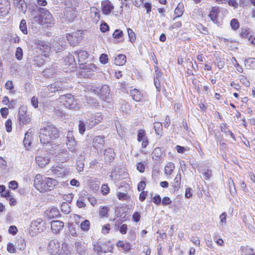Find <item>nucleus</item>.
I'll use <instances>...</instances> for the list:
<instances>
[{"label":"nucleus","instance_id":"obj_1","mask_svg":"<svg viewBox=\"0 0 255 255\" xmlns=\"http://www.w3.org/2000/svg\"><path fill=\"white\" fill-rule=\"evenodd\" d=\"M58 184L56 179L44 177L40 174L36 175L34 179V187L41 193L52 190Z\"/></svg>","mask_w":255,"mask_h":255},{"label":"nucleus","instance_id":"obj_2","mask_svg":"<svg viewBox=\"0 0 255 255\" xmlns=\"http://www.w3.org/2000/svg\"><path fill=\"white\" fill-rule=\"evenodd\" d=\"M58 137V130L53 126H47L40 129L39 138L41 142L43 144L50 143Z\"/></svg>","mask_w":255,"mask_h":255},{"label":"nucleus","instance_id":"obj_3","mask_svg":"<svg viewBox=\"0 0 255 255\" xmlns=\"http://www.w3.org/2000/svg\"><path fill=\"white\" fill-rule=\"evenodd\" d=\"M39 11L40 14L34 16L32 18V21L37 22L40 25L46 24L47 26H51L54 24V19L47 9L40 8Z\"/></svg>","mask_w":255,"mask_h":255},{"label":"nucleus","instance_id":"obj_4","mask_svg":"<svg viewBox=\"0 0 255 255\" xmlns=\"http://www.w3.org/2000/svg\"><path fill=\"white\" fill-rule=\"evenodd\" d=\"M61 102L63 103L64 106L70 109L77 110L81 107V105L74 99L71 94H67L61 97Z\"/></svg>","mask_w":255,"mask_h":255},{"label":"nucleus","instance_id":"obj_5","mask_svg":"<svg viewBox=\"0 0 255 255\" xmlns=\"http://www.w3.org/2000/svg\"><path fill=\"white\" fill-rule=\"evenodd\" d=\"M48 153L46 151L38 150L35 156V161L37 165L40 167L43 168L47 165L50 158L47 155Z\"/></svg>","mask_w":255,"mask_h":255},{"label":"nucleus","instance_id":"obj_6","mask_svg":"<svg viewBox=\"0 0 255 255\" xmlns=\"http://www.w3.org/2000/svg\"><path fill=\"white\" fill-rule=\"evenodd\" d=\"M43 230L42 220L38 219L36 220L33 221L30 224L28 230V233L30 236L33 237L38 233L41 232Z\"/></svg>","mask_w":255,"mask_h":255},{"label":"nucleus","instance_id":"obj_7","mask_svg":"<svg viewBox=\"0 0 255 255\" xmlns=\"http://www.w3.org/2000/svg\"><path fill=\"white\" fill-rule=\"evenodd\" d=\"M31 116L26 113L25 107H21L18 111V120L20 125H26L31 122Z\"/></svg>","mask_w":255,"mask_h":255},{"label":"nucleus","instance_id":"obj_8","mask_svg":"<svg viewBox=\"0 0 255 255\" xmlns=\"http://www.w3.org/2000/svg\"><path fill=\"white\" fill-rule=\"evenodd\" d=\"M114 245L112 244L107 245V244H99L94 245V250L98 255L102 253H107L108 252H112Z\"/></svg>","mask_w":255,"mask_h":255},{"label":"nucleus","instance_id":"obj_9","mask_svg":"<svg viewBox=\"0 0 255 255\" xmlns=\"http://www.w3.org/2000/svg\"><path fill=\"white\" fill-rule=\"evenodd\" d=\"M82 37V32L80 31L74 32L67 35V39L71 45H77Z\"/></svg>","mask_w":255,"mask_h":255},{"label":"nucleus","instance_id":"obj_10","mask_svg":"<svg viewBox=\"0 0 255 255\" xmlns=\"http://www.w3.org/2000/svg\"><path fill=\"white\" fill-rule=\"evenodd\" d=\"M60 243L56 239H54L49 243L48 250L51 255H55L59 251Z\"/></svg>","mask_w":255,"mask_h":255},{"label":"nucleus","instance_id":"obj_11","mask_svg":"<svg viewBox=\"0 0 255 255\" xmlns=\"http://www.w3.org/2000/svg\"><path fill=\"white\" fill-rule=\"evenodd\" d=\"M116 153L112 148H106L104 150V158L106 164L111 163L114 159Z\"/></svg>","mask_w":255,"mask_h":255},{"label":"nucleus","instance_id":"obj_12","mask_svg":"<svg viewBox=\"0 0 255 255\" xmlns=\"http://www.w3.org/2000/svg\"><path fill=\"white\" fill-rule=\"evenodd\" d=\"M51 170L53 174L58 177L62 178L68 174V170L64 167H52Z\"/></svg>","mask_w":255,"mask_h":255},{"label":"nucleus","instance_id":"obj_13","mask_svg":"<svg viewBox=\"0 0 255 255\" xmlns=\"http://www.w3.org/2000/svg\"><path fill=\"white\" fill-rule=\"evenodd\" d=\"M99 96L103 100H108L110 99V89L108 86L103 85L99 90Z\"/></svg>","mask_w":255,"mask_h":255},{"label":"nucleus","instance_id":"obj_14","mask_svg":"<svg viewBox=\"0 0 255 255\" xmlns=\"http://www.w3.org/2000/svg\"><path fill=\"white\" fill-rule=\"evenodd\" d=\"M105 138L104 136L98 135L95 136L93 140L92 145L93 147L97 149L102 148L105 144Z\"/></svg>","mask_w":255,"mask_h":255},{"label":"nucleus","instance_id":"obj_15","mask_svg":"<svg viewBox=\"0 0 255 255\" xmlns=\"http://www.w3.org/2000/svg\"><path fill=\"white\" fill-rule=\"evenodd\" d=\"M33 132L34 130L30 128L25 133L23 143L26 149H28L31 145L32 136Z\"/></svg>","mask_w":255,"mask_h":255},{"label":"nucleus","instance_id":"obj_16","mask_svg":"<svg viewBox=\"0 0 255 255\" xmlns=\"http://www.w3.org/2000/svg\"><path fill=\"white\" fill-rule=\"evenodd\" d=\"M102 9L104 14H109L114 9V5L109 0H104L102 2Z\"/></svg>","mask_w":255,"mask_h":255},{"label":"nucleus","instance_id":"obj_17","mask_svg":"<svg viewBox=\"0 0 255 255\" xmlns=\"http://www.w3.org/2000/svg\"><path fill=\"white\" fill-rule=\"evenodd\" d=\"M64 226V223L59 220H55L51 222V228L52 232L56 234L61 231Z\"/></svg>","mask_w":255,"mask_h":255},{"label":"nucleus","instance_id":"obj_18","mask_svg":"<svg viewBox=\"0 0 255 255\" xmlns=\"http://www.w3.org/2000/svg\"><path fill=\"white\" fill-rule=\"evenodd\" d=\"M75 54L78 59V62L80 65H83L86 62L88 57V52L86 51L80 50L75 51Z\"/></svg>","mask_w":255,"mask_h":255},{"label":"nucleus","instance_id":"obj_19","mask_svg":"<svg viewBox=\"0 0 255 255\" xmlns=\"http://www.w3.org/2000/svg\"><path fill=\"white\" fill-rule=\"evenodd\" d=\"M76 252L80 255H85L87 252V248L85 243L81 242H76L75 243Z\"/></svg>","mask_w":255,"mask_h":255},{"label":"nucleus","instance_id":"obj_20","mask_svg":"<svg viewBox=\"0 0 255 255\" xmlns=\"http://www.w3.org/2000/svg\"><path fill=\"white\" fill-rule=\"evenodd\" d=\"M64 88L63 84L58 82H54L48 86L47 89L51 93L62 91Z\"/></svg>","mask_w":255,"mask_h":255},{"label":"nucleus","instance_id":"obj_21","mask_svg":"<svg viewBox=\"0 0 255 255\" xmlns=\"http://www.w3.org/2000/svg\"><path fill=\"white\" fill-rule=\"evenodd\" d=\"M81 69L83 70L82 72L87 73L85 75L87 76H89L91 74V73L88 74V73L96 72L99 70V68L96 66L95 64L92 63L84 65L83 67H81Z\"/></svg>","mask_w":255,"mask_h":255},{"label":"nucleus","instance_id":"obj_22","mask_svg":"<svg viewBox=\"0 0 255 255\" xmlns=\"http://www.w3.org/2000/svg\"><path fill=\"white\" fill-rule=\"evenodd\" d=\"M91 17L94 22H98L100 19V10L96 7H93L90 9Z\"/></svg>","mask_w":255,"mask_h":255},{"label":"nucleus","instance_id":"obj_23","mask_svg":"<svg viewBox=\"0 0 255 255\" xmlns=\"http://www.w3.org/2000/svg\"><path fill=\"white\" fill-rule=\"evenodd\" d=\"M14 3L19 9V12L24 13L27 9L26 3L24 0H14Z\"/></svg>","mask_w":255,"mask_h":255},{"label":"nucleus","instance_id":"obj_24","mask_svg":"<svg viewBox=\"0 0 255 255\" xmlns=\"http://www.w3.org/2000/svg\"><path fill=\"white\" fill-rule=\"evenodd\" d=\"M64 63L66 65L71 66L73 68L76 65V61L74 56L72 54H68L64 60Z\"/></svg>","mask_w":255,"mask_h":255},{"label":"nucleus","instance_id":"obj_25","mask_svg":"<svg viewBox=\"0 0 255 255\" xmlns=\"http://www.w3.org/2000/svg\"><path fill=\"white\" fill-rule=\"evenodd\" d=\"M181 175L180 173H178L175 179H174L173 183V188L174 191L178 190L181 187Z\"/></svg>","mask_w":255,"mask_h":255},{"label":"nucleus","instance_id":"obj_26","mask_svg":"<svg viewBox=\"0 0 255 255\" xmlns=\"http://www.w3.org/2000/svg\"><path fill=\"white\" fill-rule=\"evenodd\" d=\"M130 93L133 100L134 101L139 102L142 99V95L137 89H134L131 90Z\"/></svg>","mask_w":255,"mask_h":255},{"label":"nucleus","instance_id":"obj_27","mask_svg":"<svg viewBox=\"0 0 255 255\" xmlns=\"http://www.w3.org/2000/svg\"><path fill=\"white\" fill-rule=\"evenodd\" d=\"M103 120V116L101 113H96L92 116L91 119V126H94L95 125L100 123Z\"/></svg>","mask_w":255,"mask_h":255},{"label":"nucleus","instance_id":"obj_28","mask_svg":"<svg viewBox=\"0 0 255 255\" xmlns=\"http://www.w3.org/2000/svg\"><path fill=\"white\" fill-rule=\"evenodd\" d=\"M126 62V56L124 54H119L115 59V64L118 66H122Z\"/></svg>","mask_w":255,"mask_h":255},{"label":"nucleus","instance_id":"obj_29","mask_svg":"<svg viewBox=\"0 0 255 255\" xmlns=\"http://www.w3.org/2000/svg\"><path fill=\"white\" fill-rule=\"evenodd\" d=\"M219 11L220 9L218 7H213L209 14V17L214 22L217 21V18Z\"/></svg>","mask_w":255,"mask_h":255},{"label":"nucleus","instance_id":"obj_30","mask_svg":"<svg viewBox=\"0 0 255 255\" xmlns=\"http://www.w3.org/2000/svg\"><path fill=\"white\" fill-rule=\"evenodd\" d=\"M175 169V165L173 163L169 162L164 167V173L166 175H170L172 174Z\"/></svg>","mask_w":255,"mask_h":255},{"label":"nucleus","instance_id":"obj_31","mask_svg":"<svg viewBox=\"0 0 255 255\" xmlns=\"http://www.w3.org/2000/svg\"><path fill=\"white\" fill-rule=\"evenodd\" d=\"M117 246L119 248H121L126 252L128 251L130 249V244L122 241H119L117 243Z\"/></svg>","mask_w":255,"mask_h":255},{"label":"nucleus","instance_id":"obj_32","mask_svg":"<svg viewBox=\"0 0 255 255\" xmlns=\"http://www.w3.org/2000/svg\"><path fill=\"white\" fill-rule=\"evenodd\" d=\"M66 145L69 150L73 153L76 152L77 150V142L73 140L71 141H66Z\"/></svg>","mask_w":255,"mask_h":255},{"label":"nucleus","instance_id":"obj_33","mask_svg":"<svg viewBox=\"0 0 255 255\" xmlns=\"http://www.w3.org/2000/svg\"><path fill=\"white\" fill-rule=\"evenodd\" d=\"M245 66L247 69H255V59L250 58L245 61Z\"/></svg>","mask_w":255,"mask_h":255},{"label":"nucleus","instance_id":"obj_34","mask_svg":"<svg viewBox=\"0 0 255 255\" xmlns=\"http://www.w3.org/2000/svg\"><path fill=\"white\" fill-rule=\"evenodd\" d=\"M109 211V209L107 207L101 206L99 208V216L101 218L107 217Z\"/></svg>","mask_w":255,"mask_h":255},{"label":"nucleus","instance_id":"obj_35","mask_svg":"<svg viewBox=\"0 0 255 255\" xmlns=\"http://www.w3.org/2000/svg\"><path fill=\"white\" fill-rule=\"evenodd\" d=\"M184 6L182 3H178L177 6L174 10V13L176 15V17L181 16L184 12Z\"/></svg>","mask_w":255,"mask_h":255},{"label":"nucleus","instance_id":"obj_36","mask_svg":"<svg viewBox=\"0 0 255 255\" xmlns=\"http://www.w3.org/2000/svg\"><path fill=\"white\" fill-rule=\"evenodd\" d=\"M58 255H72L70 250L67 248L66 244H62L61 250Z\"/></svg>","mask_w":255,"mask_h":255},{"label":"nucleus","instance_id":"obj_37","mask_svg":"<svg viewBox=\"0 0 255 255\" xmlns=\"http://www.w3.org/2000/svg\"><path fill=\"white\" fill-rule=\"evenodd\" d=\"M228 186L229 189L231 194L233 195H235L236 193V191L235 189V186L234 184V182L233 180L231 178L229 179L228 180Z\"/></svg>","mask_w":255,"mask_h":255},{"label":"nucleus","instance_id":"obj_38","mask_svg":"<svg viewBox=\"0 0 255 255\" xmlns=\"http://www.w3.org/2000/svg\"><path fill=\"white\" fill-rule=\"evenodd\" d=\"M87 197L82 196H80L77 201V205L79 208H84L86 206L85 200Z\"/></svg>","mask_w":255,"mask_h":255},{"label":"nucleus","instance_id":"obj_39","mask_svg":"<svg viewBox=\"0 0 255 255\" xmlns=\"http://www.w3.org/2000/svg\"><path fill=\"white\" fill-rule=\"evenodd\" d=\"M90 223L89 220H85L80 224L81 229L83 231H88L90 229Z\"/></svg>","mask_w":255,"mask_h":255},{"label":"nucleus","instance_id":"obj_40","mask_svg":"<svg viewBox=\"0 0 255 255\" xmlns=\"http://www.w3.org/2000/svg\"><path fill=\"white\" fill-rule=\"evenodd\" d=\"M55 70L53 68L45 69L42 72L43 75L47 78L51 77L53 76Z\"/></svg>","mask_w":255,"mask_h":255},{"label":"nucleus","instance_id":"obj_41","mask_svg":"<svg viewBox=\"0 0 255 255\" xmlns=\"http://www.w3.org/2000/svg\"><path fill=\"white\" fill-rule=\"evenodd\" d=\"M241 251L245 255H255L253 249L248 247H242L241 248Z\"/></svg>","mask_w":255,"mask_h":255},{"label":"nucleus","instance_id":"obj_42","mask_svg":"<svg viewBox=\"0 0 255 255\" xmlns=\"http://www.w3.org/2000/svg\"><path fill=\"white\" fill-rule=\"evenodd\" d=\"M127 31L129 41L131 42V43H133L136 39V36L134 32L131 29L129 28H128L127 29Z\"/></svg>","mask_w":255,"mask_h":255},{"label":"nucleus","instance_id":"obj_43","mask_svg":"<svg viewBox=\"0 0 255 255\" xmlns=\"http://www.w3.org/2000/svg\"><path fill=\"white\" fill-rule=\"evenodd\" d=\"M144 138H147L145 131L143 129L138 130L137 131V141L140 142L143 140Z\"/></svg>","mask_w":255,"mask_h":255},{"label":"nucleus","instance_id":"obj_44","mask_svg":"<svg viewBox=\"0 0 255 255\" xmlns=\"http://www.w3.org/2000/svg\"><path fill=\"white\" fill-rule=\"evenodd\" d=\"M154 128L155 133L159 135L162 130V124L160 122H156L154 124Z\"/></svg>","mask_w":255,"mask_h":255},{"label":"nucleus","instance_id":"obj_45","mask_svg":"<svg viewBox=\"0 0 255 255\" xmlns=\"http://www.w3.org/2000/svg\"><path fill=\"white\" fill-rule=\"evenodd\" d=\"M20 30L23 32V33L26 34L27 33V29L26 26V22L25 20L22 19L19 24Z\"/></svg>","mask_w":255,"mask_h":255},{"label":"nucleus","instance_id":"obj_46","mask_svg":"<svg viewBox=\"0 0 255 255\" xmlns=\"http://www.w3.org/2000/svg\"><path fill=\"white\" fill-rule=\"evenodd\" d=\"M23 57V51L21 47H17L15 51V57L18 60H20L22 59Z\"/></svg>","mask_w":255,"mask_h":255},{"label":"nucleus","instance_id":"obj_47","mask_svg":"<svg viewBox=\"0 0 255 255\" xmlns=\"http://www.w3.org/2000/svg\"><path fill=\"white\" fill-rule=\"evenodd\" d=\"M61 211L66 214H67L70 212V207L69 205L66 203H63L61 205Z\"/></svg>","mask_w":255,"mask_h":255},{"label":"nucleus","instance_id":"obj_48","mask_svg":"<svg viewBox=\"0 0 255 255\" xmlns=\"http://www.w3.org/2000/svg\"><path fill=\"white\" fill-rule=\"evenodd\" d=\"M232 28L234 30H237L239 27V23L237 19H233L230 22Z\"/></svg>","mask_w":255,"mask_h":255},{"label":"nucleus","instance_id":"obj_49","mask_svg":"<svg viewBox=\"0 0 255 255\" xmlns=\"http://www.w3.org/2000/svg\"><path fill=\"white\" fill-rule=\"evenodd\" d=\"M124 35L123 31L120 29H116L115 30L113 34V36L114 38H120Z\"/></svg>","mask_w":255,"mask_h":255},{"label":"nucleus","instance_id":"obj_50","mask_svg":"<svg viewBox=\"0 0 255 255\" xmlns=\"http://www.w3.org/2000/svg\"><path fill=\"white\" fill-rule=\"evenodd\" d=\"M100 61L103 64H106L108 62L109 59L106 54H102L100 57Z\"/></svg>","mask_w":255,"mask_h":255},{"label":"nucleus","instance_id":"obj_51","mask_svg":"<svg viewBox=\"0 0 255 255\" xmlns=\"http://www.w3.org/2000/svg\"><path fill=\"white\" fill-rule=\"evenodd\" d=\"M59 211L57 209H52L49 212V217L50 218L57 217L59 216Z\"/></svg>","mask_w":255,"mask_h":255},{"label":"nucleus","instance_id":"obj_52","mask_svg":"<svg viewBox=\"0 0 255 255\" xmlns=\"http://www.w3.org/2000/svg\"><path fill=\"white\" fill-rule=\"evenodd\" d=\"M87 103L92 106H97L98 103L97 102V100L93 98L89 97L87 98Z\"/></svg>","mask_w":255,"mask_h":255},{"label":"nucleus","instance_id":"obj_53","mask_svg":"<svg viewBox=\"0 0 255 255\" xmlns=\"http://www.w3.org/2000/svg\"><path fill=\"white\" fill-rule=\"evenodd\" d=\"M18 185V184L16 181H11L8 183V187L12 190H15L17 188Z\"/></svg>","mask_w":255,"mask_h":255},{"label":"nucleus","instance_id":"obj_54","mask_svg":"<svg viewBox=\"0 0 255 255\" xmlns=\"http://www.w3.org/2000/svg\"><path fill=\"white\" fill-rule=\"evenodd\" d=\"M7 251L10 253H15L16 252L14 246L11 243L7 244Z\"/></svg>","mask_w":255,"mask_h":255},{"label":"nucleus","instance_id":"obj_55","mask_svg":"<svg viewBox=\"0 0 255 255\" xmlns=\"http://www.w3.org/2000/svg\"><path fill=\"white\" fill-rule=\"evenodd\" d=\"M136 169L140 173H143L145 170L144 164L142 162H138L136 164Z\"/></svg>","mask_w":255,"mask_h":255},{"label":"nucleus","instance_id":"obj_56","mask_svg":"<svg viewBox=\"0 0 255 255\" xmlns=\"http://www.w3.org/2000/svg\"><path fill=\"white\" fill-rule=\"evenodd\" d=\"M228 3L229 6L233 7L235 9L238 7L239 4L237 0H228Z\"/></svg>","mask_w":255,"mask_h":255},{"label":"nucleus","instance_id":"obj_57","mask_svg":"<svg viewBox=\"0 0 255 255\" xmlns=\"http://www.w3.org/2000/svg\"><path fill=\"white\" fill-rule=\"evenodd\" d=\"M67 140L66 141H71L73 140H75V138L72 131H68L67 134L66 136Z\"/></svg>","mask_w":255,"mask_h":255},{"label":"nucleus","instance_id":"obj_58","mask_svg":"<svg viewBox=\"0 0 255 255\" xmlns=\"http://www.w3.org/2000/svg\"><path fill=\"white\" fill-rule=\"evenodd\" d=\"M17 232V229L15 226H10L8 229V233L12 235H15Z\"/></svg>","mask_w":255,"mask_h":255},{"label":"nucleus","instance_id":"obj_59","mask_svg":"<svg viewBox=\"0 0 255 255\" xmlns=\"http://www.w3.org/2000/svg\"><path fill=\"white\" fill-rule=\"evenodd\" d=\"M6 130L7 132H11L12 130V123L10 120H7L5 122Z\"/></svg>","mask_w":255,"mask_h":255},{"label":"nucleus","instance_id":"obj_60","mask_svg":"<svg viewBox=\"0 0 255 255\" xmlns=\"http://www.w3.org/2000/svg\"><path fill=\"white\" fill-rule=\"evenodd\" d=\"M100 29L102 32H105L109 30V26L106 23L103 22L100 25Z\"/></svg>","mask_w":255,"mask_h":255},{"label":"nucleus","instance_id":"obj_61","mask_svg":"<svg viewBox=\"0 0 255 255\" xmlns=\"http://www.w3.org/2000/svg\"><path fill=\"white\" fill-rule=\"evenodd\" d=\"M205 180H209L212 176V171L210 169H207L203 174Z\"/></svg>","mask_w":255,"mask_h":255},{"label":"nucleus","instance_id":"obj_62","mask_svg":"<svg viewBox=\"0 0 255 255\" xmlns=\"http://www.w3.org/2000/svg\"><path fill=\"white\" fill-rule=\"evenodd\" d=\"M85 126L83 122L80 121L79 123V130L81 134H83L85 131Z\"/></svg>","mask_w":255,"mask_h":255},{"label":"nucleus","instance_id":"obj_63","mask_svg":"<svg viewBox=\"0 0 255 255\" xmlns=\"http://www.w3.org/2000/svg\"><path fill=\"white\" fill-rule=\"evenodd\" d=\"M128 227L126 224H123L119 228V231L122 234H126L127 232Z\"/></svg>","mask_w":255,"mask_h":255},{"label":"nucleus","instance_id":"obj_64","mask_svg":"<svg viewBox=\"0 0 255 255\" xmlns=\"http://www.w3.org/2000/svg\"><path fill=\"white\" fill-rule=\"evenodd\" d=\"M146 186V183L144 181H140L138 184L137 186V190L139 191H142L144 189Z\"/></svg>","mask_w":255,"mask_h":255}]
</instances>
